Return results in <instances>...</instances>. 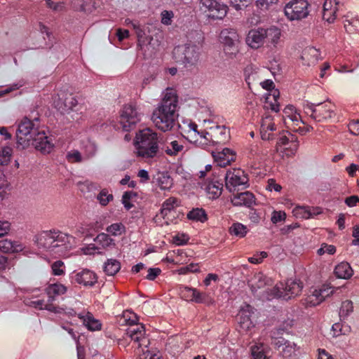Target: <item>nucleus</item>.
<instances>
[{
	"instance_id": "nucleus-1",
	"label": "nucleus",
	"mask_w": 359,
	"mask_h": 359,
	"mask_svg": "<svg viewBox=\"0 0 359 359\" xmlns=\"http://www.w3.org/2000/svg\"><path fill=\"white\" fill-rule=\"evenodd\" d=\"M133 144L137 157L149 159L163 155L160 150L158 135L149 128L136 133Z\"/></svg>"
},
{
	"instance_id": "nucleus-2",
	"label": "nucleus",
	"mask_w": 359,
	"mask_h": 359,
	"mask_svg": "<svg viewBox=\"0 0 359 359\" xmlns=\"http://www.w3.org/2000/svg\"><path fill=\"white\" fill-rule=\"evenodd\" d=\"M176 97L172 100L168 93L161 100L159 106L152 113L151 119L155 126L163 132L172 128L175 118Z\"/></svg>"
},
{
	"instance_id": "nucleus-3",
	"label": "nucleus",
	"mask_w": 359,
	"mask_h": 359,
	"mask_svg": "<svg viewBox=\"0 0 359 359\" xmlns=\"http://www.w3.org/2000/svg\"><path fill=\"white\" fill-rule=\"evenodd\" d=\"M173 55L177 62L182 65L184 68L193 69L196 68L201 56L200 47L193 43H187L175 47Z\"/></svg>"
},
{
	"instance_id": "nucleus-4",
	"label": "nucleus",
	"mask_w": 359,
	"mask_h": 359,
	"mask_svg": "<svg viewBox=\"0 0 359 359\" xmlns=\"http://www.w3.org/2000/svg\"><path fill=\"white\" fill-rule=\"evenodd\" d=\"M304 109L307 114H310V116L318 122L331 119L336 115L334 110L331 108L330 102L315 103L306 100L304 104Z\"/></svg>"
},
{
	"instance_id": "nucleus-5",
	"label": "nucleus",
	"mask_w": 359,
	"mask_h": 359,
	"mask_svg": "<svg viewBox=\"0 0 359 359\" xmlns=\"http://www.w3.org/2000/svg\"><path fill=\"white\" fill-rule=\"evenodd\" d=\"M219 39L225 55L231 59L236 57L239 53L241 43L237 30L233 28L223 29L220 32Z\"/></svg>"
},
{
	"instance_id": "nucleus-6",
	"label": "nucleus",
	"mask_w": 359,
	"mask_h": 359,
	"mask_svg": "<svg viewBox=\"0 0 359 359\" xmlns=\"http://www.w3.org/2000/svg\"><path fill=\"white\" fill-rule=\"evenodd\" d=\"M310 6L306 0H291L286 4L284 13L290 21L301 20L308 17Z\"/></svg>"
},
{
	"instance_id": "nucleus-7",
	"label": "nucleus",
	"mask_w": 359,
	"mask_h": 359,
	"mask_svg": "<svg viewBox=\"0 0 359 359\" xmlns=\"http://www.w3.org/2000/svg\"><path fill=\"white\" fill-rule=\"evenodd\" d=\"M224 180L226 188L230 192L234 193L239 186H244L245 188L249 187L248 175L241 168H234L233 171L227 170L224 175Z\"/></svg>"
},
{
	"instance_id": "nucleus-8",
	"label": "nucleus",
	"mask_w": 359,
	"mask_h": 359,
	"mask_svg": "<svg viewBox=\"0 0 359 359\" xmlns=\"http://www.w3.org/2000/svg\"><path fill=\"white\" fill-rule=\"evenodd\" d=\"M121 124L124 131H130L141 120L140 113L136 105L133 103L126 104L120 112Z\"/></svg>"
},
{
	"instance_id": "nucleus-9",
	"label": "nucleus",
	"mask_w": 359,
	"mask_h": 359,
	"mask_svg": "<svg viewBox=\"0 0 359 359\" xmlns=\"http://www.w3.org/2000/svg\"><path fill=\"white\" fill-rule=\"evenodd\" d=\"M200 4L209 12L208 18L212 20H223L227 15L229 6L222 0H200Z\"/></svg>"
},
{
	"instance_id": "nucleus-10",
	"label": "nucleus",
	"mask_w": 359,
	"mask_h": 359,
	"mask_svg": "<svg viewBox=\"0 0 359 359\" xmlns=\"http://www.w3.org/2000/svg\"><path fill=\"white\" fill-rule=\"evenodd\" d=\"M39 127L35 126V123L27 117H24L18 125L17 130V144L22 147V149L26 148L29 145V138L34 135Z\"/></svg>"
},
{
	"instance_id": "nucleus-11",
	"label": "nucleus",
	"mask_w": 359,
	"mask_h": 359,
	"mask_svg": "<svg viewBox=\"0 0 359 359\" xmlns=\"http://www.w3.org/2000/svg\"><path fill=\"white\" fill-rule=\"evenodd\" d=\"M30 142L32 145L42 154H50L55 147L43 129L38 128L31 138H29V144Z\"/></svg>"
},
{
	"instance_id": "nucleus-12",
	"label": "nucleus",
	"mask_w": 359,
	"mask_h": 359,
	"mask_svg": "<svg viewBox=\"0 0 359 359\" xmlns=\"http://www.w3.org/2000/svg\"><path fill=\"white\" fill-rule=\"evenodd\" d=\"M78 100L72 93H62L54 100V107L61 114H69L72 111H77Z\"/></svg>"
},
{
	"instance_id": "nucleus-13",
	"label": "nucleus",
	"mask_w": 359,
	"mask_h": 359,
	"mask_svg": "<svg viewBox=\"0 0 359 359\" xmlns=\"http://www.w3.org/2000/svg\"><path fill=\"white\" fill-rule=\"evenodd\" d=\"M53 236L54 232H53V230L43 231L39 234L34 236V241L39 248L53 251L55 248H59L60 245L57 243H55Z\"/></svg>"
},
{
	"instance_id": "nucleus-14",
	"label": "nucleus",
	"mask_w": 359,
	"mask_h": 359,
	"mask_svg": "<svg viewBox=\"0 0 359 359\" xmlns=\"http://www.w3.org/2000/svg\"><path fill=\"white\" fill-rule=\"evenodd\" d=\"M252 292L262 289L266 286H271L273 284L272 278L266 276L262 272L257 273L248 281Z\"/></svg>"
},
{
	"instance_id": "nucleus-15",
	"label": "nucleus",
	"mask_w": 359,
	"mask_h": 359,
	"mask_svg": "<svg viewBox=\"0 0 359 359\" xmlns=\"http://www.w3.org/2000/svg\"><path fill=\"white\" fill-rule=\"evenodd\" d=\"M253 308L249 305H245L242 308L238 313V323L240 327L243 331H248L254 327V324L251 320V314L254 313Z\"/></svg>"
},
{
	"instance_id": "nucleus-16",
	"label": "nucleus",
	"mask_w": 359,
	"mask_h": 359,
	"mask_svg": "<svg viewBox=\"0 0 359 359\" xmlns=\"http://www.w3.org/2000/svg\"><path fill=\"white\" fill-rule=\"evenodd\" d=\"M247 43L254 49L261 47L264 42V27H258L249 31L246 37Z\"/></svg>"
},
{
	"instance_id": "nucleus-17",
	"label": "nucleus",
	"mask_w": 359,
	"mask_h": 359,
	"mask_svg": "<svg viewBox=\"0 0 359 359\" xmlns=\"http://www.w3.org/2000/svg\"><path fill=\"white\" fill-rule=\"evenodd\" d=\"M255 195L252 192L246 191L233 194L231 201L233 206L245 205L250 208L252 205L255 204Z\"/></svg>"
},
{
	"instance_id": "nucleus-18",
	"label": "nucleus",
	"mask_w": 359,
	"mask_h": 359,
	"mask_svg": "<svg viewBox=\"0 0 359 359\" xmlns=\"http://www.w3.org/2000/svg\"><path fill=\"white\" fill-rule=\"evenodd\" d=\"M97 280L96 274L89 269H83L76 273L74 280L76 283L84 286H93Z\"/></svg>"
},
{
	"instance_id": "nucleus-19",
	"label": "nucleus",
	"mask_w": 359,
	"mask_h": 359,
	"mask_svg": "<svg viewBox=\"0 0 359 359\" xmlns=\"http://www.w3.org/2000/svg\"><path fill=\"white\" fill-rule=\"evenodd\" d=\"M223 189V179L215 180L211 179L205 187V191L209 195V198L216 199L219 198Z\"/></svg>"
},
{
	"instance_id": "nucleus-20",
	"label": "nucleus",
	"mask_w": 359,
	"mask_h": 359,
	"mask_svg": "<svg viewBox=\"0 0 359 359\" xmlns=\"http://www.w3.org/2000/svg\"><path fill=\"white\" fill-rule=\"evenodd\" d=\"M226 128L223 126H217L213 135H211V142L213 145L224 144L229 142L230 139L229 132H226Z\"/></svg>"
},
{
	"instance_id": "nucleus-21",
	"label": "nucleus",
	"mask_w": 359,
	"mask_h": 359,
	"mask_svg": "<svg viewBox=\"0 0 359 359\" xmlns=\"http://www.w3.org/2000/svg\"><path fill=\"white\" fill-rule=\"evenodd\" d=\"M281 36V30L276 26L264 28V41L276 47Z\"/></svg>"
},
{
	"instance_id": "nucleus-22",
	"label": "nucleus",
	"mask_w": 359,
	"mask_h": 359,
	"mask_svg": "<svg viewBox=\"0 0 359 359\" xmlns=\"http://www.w3.org/2000/svg\"><path fill=\"white\" fill-rule=\"evenodd\" d=\"M78 317L82 320L83 325L91 331L100 330L102 324L95 319L93 314L90 312L81 313L78 314Z\"/></svg>"
},
{
	"instance_id": "nucleus-23",
	"label": "nucleus",
	"mask_w": 359,
	"mask_h": 359,
	"mask_svg": "<svg viewBox=\"0 0 359 359\" xmlns=\"http://www.w3.org/2000/svg\"><path fill=\"white\" fill-rule=\"evenodd\" d=\"M55 300V296L49 295L48 300L46 302L43 299L41 300H36V301H27L25 302V304L33 306L34 308H38L39 309H47L48 311L59 312L57 311V307L55 306L52 302Z\"/></svg>"
},
{
	"instance_id": "nucleus-24",
	"label": "nucleus",
	"mask_w": 359,
	"mask_h": 359,
	"mask_svg": "<svg viewBox=\"0 0 359 359\" xmlns=\"http://www.w3.org/2000/svg\"><path fill=\"white\" fill-rule=\"evenodd\" d=\"M334 273L338 278L348 279L353 276V270L349 263L342 262L335 266Z\"/></svg>"
},
{
	"instance_id": "nucleus-25",
	"label": "nucleus",
	"mask_w": 359,
	"mask_h": 359,
	"mask_svg": "<svg viewBox=\"0 0 359 359\" xmlns=\"http://www.w3.org/2000/svg\"><path fill=\"white\" fill-rule=\"evenodd\" d=\"M22 250V245L18 241L8 239L0 241V250L4 253H15L21 252Z\"/></svg>"
},
{
	"instance_id": "nucleus-26",
	"label": "nucleus",
	"mask_w": 359,
	"mask_h": 359,
	"mask_svg": "<svg viewBox=\"0 0 359 359\" xmlns=\"http://www.w3.org/2000/svg\"><path fill=\"white\" fill-rule=\"evenodd\" d=\"M126 334L135 341H144L145 330L142 325H137L136 327H130L126 331Z\"/></svg>"
},
{
	"instance_id": "nucleus-27",
	"label": "nucleus",
	"mask_w": 359,
	"mask_h": 359,
	"mask_svg": "<svg viewBox=\"0 0 359 359\" xmlns=\"http://www.w3.org/2000/svg\"><path fill=\"white\" fill-rule=\"evenodd\" d=\"M154 179H156L157 184L162 190H168L173 184L172 179L168 172H158L156 177H154Z\"/></svg>"
},
{
	"instance_id": "nucleus-28",
	"label": "nucleus",
	"mask_w": 359,
	"mask_h": 359,
	"mask_svg": "<svg viewBox=\"0 0 359 359\" xmlns=\"http://www.w3.org/2000/svg\"><path fill=\"white\" fill-rule=\"evenodd\" d=\"M187 217L189 220L200 222L202 223L205 222L208 219L205 210L202 208H193L187 213Z\"/></svg>"
},
{
	"instance_id": "nucleus-29",
	"label": "nucleus",
	"mask_w": 359,
	"mask_h": 359,
	"mask_svg": "<svg viewBox=\"0 0 359 359\" xmlns=\"http://www.w3.org/2000/svg\"><path fill=\"white\" fill-rule=\"evenodd\" d=\"M318 50L314 47H309L302 51L301 59L304 65H310L311 63L314 64L318 60Z\"/></svg>"
},
{
	"instance_id": "nucleus-30",
	"label": "nucleus",
	"mask_w": 359,
	"mask_h": 359,
	"mask_svg": "<svg viewBox=\"0 0 359 359\" xmlns=\"http://www.w3.org/2000/svg\"><path fill=\"white\" fill-rule=\"evenodd\" d=\"M324 299L325 297L322 296V293H307L302 302L305 306H316Z\"/></svg>"
},
{
	"instance_id": "nucleus-31",
	"label": "nucleus",
	"mask_w": 359,
	"mask_h": 359,
	"mask_svg": "<svg viewBox=\"0 0 359 359\" xmlns=\"http://www.w3.org/2000/svg\"><path fill=\"white\" fill-rule=\"evenodd\" d=\"M121 269V263L115 259H109L104 263V271L107 275L113 276Z\"/></svg>"
},
{
	"instance_id": "nucleus-32",
	"label": "nucleus",
	"mask_w": 359,
	"mask_h": 359,
	"mask_svg": "<svg viewBox=\"0 0 359 359\" xmlns=\"http://www.w3.org/2000/svg\"><path fill=\"white\" fill-rule=\"evenodd\" d=\"M94 241L104 249L109 247H114L116 243L114 240L112 239L107 233H99Z\"/></svg>"
},
{
	"instance_id": "nucleus-33",
	"label": "nucleus",
	"mask_w": 359,
	"mask_h": 359,
	"mask_svg": "<svg viewBox=\"0 0 359 359\" xmlns=\"http://www.w3.org/2000/svg\"><path fill=\"white\" fill-rule=\"evenodd\" d=\"M248 228L245 225L240 223H233L229 229V232L231 235L236 236L239 238H244L248 233Z\"/></svg>"
},
{
	"instance_id": "nucleus-34",
	"label": "nucleus",
	"mask_w": 359,
	"mask_h": 359,
	"mask_svg": "<svg viewBox=\"0 0 359 359\" xmlns=\"http://www.w3.org/2000/svg\"><path fill=\"white\" fill-rule=\"evenodd\" d=\"M181 298L187 302H206V293H182Z\"/></svg>"
},
{
	"instance_id": "nucleus-35",
	"label": "nucleus",
	"mask_w": 359,
	"mask_h": 359,
	"mask_svg": "<svg viewBox=\"0 0 359 359\" xmlns=\"http://www.w3.org/2000/svg\"><path fill=\"white\" fill-rule=\"evenodd\" d=\"M106 231L114 236H118L125 233L126 228L123 223L118 222L108 226Z\"/></svg>"
},
{
	"instance_id": "nucleus-36",
	"label": "nucleus",
	"mask_w": 359,
	"mask_h": 359,
	"mask_svg": "<svg viewBox=\"0 0 359 359\" xmlns=\"http://www.w3.org/2000/svg\"><path fill=\"white\" fill-rule=\"evenodd\" d=\"M353 311V302L350 300L343 302L339 313L340 320H345Z\"/></svg>"
},
{
	"instance_id": "nucleus-37",
	"label": "nucleus",
	"mask_w": 359,
	"mask_h": 359,
	"mask_svg": "<svg viewBox=\"0 0 359 359\" xmlns=\"http://www.w3.org/2000/svg\"><path fill=\"white\" fill-rule=\"evenodd\" d=\"M212 156L214 158V161L217 163L215 166L219 167L220 169L226 168L232 162L235 161V157H231L230 158H225L224 156L217 155L216 152L215 151H212Z\"/></svg>"
},
{
	"instance_id": "nucleus-38",
	"label": "nucleus",
	"mask_w": 359,
	"mask_h": 359,
	"mask_svg": "<svg viewBox=\"0 0 359 359\" xmlns=\"http://www.w3.org/2000/svg\"><path fill=\"white\" fill-rule=\"evenodd\" d=\"M13 149L10 147H4L0 150V165H7L11 161Z\"/></svg>"
},
{
	"instance_id": "nucleus-39",
	"label": "nucleus",
	"mask_w": 359,
	"mask_h": 359,
	"mask_svg": "<svg viewBox=\"0 0 359 359\" xmlns=\"http://www.w3.org/2000/svg\"><path fill=\"white\" fill-rule=\"evenodd\" d=\"M96 198L102 206H106L110 201H113L114 196L109 194L107 189H102Z\"/></svg>"
},
{
	"instance_id": "nucleus-40",
	"label": "nucleus",
	"mask_w": 359,
	"mask_h": 359,
	"mask_svg": "<svg viewBox=\"0 0 359 359\" xmlns=\"http://www.w3.org/2000/svg\"><path fill=\"white\" fill-rule=\"evenodd\" d=\"M300 210H304V214L302 215L303 217L305 218H311L314 217L315 216H317L318 215H320L323 213V208L319 206L316 207H299Z\"/></svg>"
},
{
	"instance_id": "nucleus-41",
	"label": "nucleus",
	"mask_w": 359,
	"mask_h": 359,
	"mask_svg": "<svg viewBox=\"0 0 359 359\" xmlns=\"http://www.w3.org/2000/svg\"><path fill=\"white\" fill-rule=\"evenodd\" d=\"M344 28L346 32L349 34L359 32V20L354 18L346 19L344 20Z\"/></svg>"
},
{
	"instance_id": "nucleus-42",
	"label": "nucleus",
	"mask_w": 359,
	"mask_h": 359,
	"mask_svg": "<svg viewBox=\"0 0 359 359\" xmlns=\"http://www.w3.org/2000/svg\"><path fill=\"white\" fill-rule=\"evenodd\" d=\"M327 2L325 1L323 5V18L329 23H332L336 19V8L334 10H332L327 8Z\"/></svg>"
},
{
	"instance_id": "nucleus-43",
	"label": "nucleus",
	"mask_w": 359,
	"mask_h": 359,
	"mask_svg": "<svg viewBox=\"0 0 359 359\" xmlns=\"http://www.w3.org/2000/svg\"><path fill=\"white\" fill-rule=\"evenodd\" d=\"M39 27L41 33L46 35L48 40V42L46 43V46L50 48L53 46L54 43V36L53 33L50 32L49 28L42 22H39Z\"/></svg>"
},
{
	"instance_id": "nucleus-44",
	"label": "nucleus",
	"mask_w": 359,
	"mask_h": 359,
	"mask_svg": "<svg viewBox=\"0 0 359 359\" xmlns=\"http://www.w3.org/2000/svg\"><path fill=\"white\" fill-rule=\"evenodd\" d=\"M171 148L167 147L165 150L166 154L170 156H176L184 148L183 145L180 144L177 140L170 142Z\"/></svg>"
},
{
	"instance_id": "nucleus-45",
	"label": "nucleus",
	"mask_w": 359,
	"mask_h": 359,
	"mask_svg": "<svg viewBox=\"0 0 359 359\" xmlns=\"http://www.w3.org/2000/svg\"><path fill=\"white\" fill-rule=\"evenodd\" d=\"M298 290L300 292L303 289V283L299 280H288L286 283V288L284 292H292V290Z\"/></svg>"
},
{
	"instance_id": "nucleus-46",
	"label": "nucleus",
	"mask_w": 359,
	"mask_h": 359,
	"mask_svg": "<svg viewBox=\"0 0 359 359\" xmlns=\"http://www.w3.org/2000/svg\"><path fill=\"white\" fill-rule=\"evenodd\" d=\"M252 2V0H229L230 6L234 8L237 11L247 8Z\"/></svg>"
},
{
	"instance_id": "nucleus-47",
	"label": "nucleus",
	"mask_w": 359,
	"mask_h": 359,
	"mask_svg": "<svg viewBox=\"0 0 359 359\" xmlns=\"http://www.w3.org/2000/svg\"><path fill=\"white\" fill-rule=\"evenodd\" d=\"M122 318H123L124 321L130 325L136 324L138 320L137 315L129 310L123 311Z\"/></svg>"
},
{
	"instance_id": "nucleus-48",
	"label": "nucleus",
	"mask_w": 359,
	"mask_h": 359,
	"mask_svg": "<svg viewBox=\"0 0 359 359\" xmlns=\"http://www.w3.org/2000/svg\"><path fill=\"white\" fill-rule=\"evenodd\" d=\"M189 239L190 238L188 234L178 233L172 237V242L176 245H184L188 243Z\"/></svg>"
},
{
	"instance_id": "nucleus-49",
	"label": "nucleus",
	"mask_w": 359,
	"mask_h": 359,
	"mask_svg": "<svg viewBox=\"0 0 359 359\" xmlns=\"http://www.w3.org/2000/svg\"><path fill=\"white\" fill-rule=\"evenodd\" d=\"M53 232H54L55 243L59 244V247L64 245L67 241L68 235L55 229H53Z\"/></svg>"
},
{
	"instance_id": "nucleus-50",
	"label": "nucleus",
	"mask_w": 359,
	"mask_h": 359,
	"mask_svg": "<svg viewBox=\"0 0 359 359\" xmlns=\"http://www.w3.org/2000/svg\"><path fill=\"white\" fill-rule=\"evenodd\" d=\"M200 271L198 264L191 263L187 266H182L177 269L179 274H187Z\"/></svg>"
},
{
	"instance_id": "nucleus-51",
	"label": "nucleus",
	"mask_w": 359,
	"mask_h": 359,
	"mask_svg": "<svg viewBox=\"0 0 359 359\" xmlns=\"http://www.w3.org/2000/svg\"><path fill=\"white\" fill-rule=\"evenodd\" d=\"M251 354L253 359H268L261 346H252L251 347Z\"/></svg>"
},
{
	"instance_id": "nucleus-52",
	"label": "nucleus",
	"mask_w": 359,
	"mask_h": 359,
	"mask_svg": "<svg viewBox=\"0 0 359 359\" xmlns=\"http://www.w3.org/2000/svg\"><path fill=\"white\" fill-rule=\"evenodd\" d=\"M266 298L268 301L276 299L278 302L287 301L290 299L289 293H265Z\"/></svg>"
},
{
	"instance_id": "nucleus-53",
	"label": "nucleus",
	"mask_w": 359,
	"mask_h": 359,
	"mask_svg": "<svg viewBox=\"0 0 359 359\" xmlns=\"http://www.w3.org/2000/svg\"><path fill=\"white\" fill-rule=\"evenodd\" d=\"M66 158L69 163H81L82 161V156L78 150L68 152Z\"/></svg>"
},
{
	"instance_id": "nucleus-54",
	"label": "nucleus",
	"mask_w": 359,
	"mask_h": 359,
	"mask_svg": "<svg viewBox=\"0 0 359 359\" xmlns=\"http://www.w3.org/2000/svg\"><path fill=\"white\" fill-rule=\"evenodd\" d=\"M161 23L165 25H170L172 24V19L174 17V13L172 11H163L161 13Z\"/></svg>"
},
{
	"instance_id": "nucleus-55",
	"label": "nucleus",
	"mask_w": 359,
	"mask_h": 359,
	"mask_svg": "<svg viewBox=\"0 0 359 359\" xmlns=\"http://www.w3.org/2000/svg\"><path fill=\"white\" fill-rule=\"evenodd\" d=\"M64 266V262L61 260L55 261L51 265L53 274L55 276H61L65 273L62 267Z\"/></svg>"
},
{
	"instance_id": "nucleus-56",
	"label": "nucleus",
	"mask_w": 359,
	"mask_h": 359,
	"mask_svg": "<svg viewBox=\"0 0 359 359\" xmlns=\"http://www.w3.org/2000/svg\"><path fill=\"white\" fill-rule=\"evenodd\" d=\"M67 287L60 283H50L45 289L44 292H66Z\"/></svg>"
},
{
	"instance_id": "nucleus-57",
	"label": "nucleus",
	"mask_w": 359,
	"mask_h": 359,
	"mask_svg": "<svg viewBox=\"0 0 359 359\" xmlns=\"http://www.w3.org/2000/svg\"><path fill=\"white\" fill-rule=\"evenodd\" d=\"M286 219V213L284 211L274 210L272 212L271 222L273 224H277L280 222L285 221Z\"/></svg>"
},
{
	"instance_id": "nucleus-58",
	"label": "nucleus",
	"mask_w": 359,
	"mask_h": 359,
	"mask_svg": "<svg viewBox=\"0 0 359 359\" xmlns=\"http://www.w3.org/2000/svg\"><path fill=\"white\" fill-rule=\"evenodd\" d=\"M178 200L175 197H170L167 198L162 204V206L164 207L166 210H168L170 212L174 210L175 206L177 205Z\"/></svg>"
},
{
	"instance_id": "nucleus-59",
	"label": "nucleus",
	"mask_w": 359,
	"mask_h": 359,
	"mask_svg": "<svg viewBox=\"0 0 359 359\" xmlns=\"http://www.w3.org/2000/svg\"><path fill=\"white\" fill-rule=\"evenodd\" d=\"M249 219L255 224H258L261 219V212L255 208H251L249 212Z\"/></svg>"
},
{
	"instance_id": "nucleus-60",
	"label": "nucleus",
	"mask_w": 359,
	"mask_h": 359,
	"mask_svg": "<svg viewBox=\"0 0 359 359\" xmlns=\"http://www.w3.org/2000/svg\"><path fill=\"white\" fill-rule=\"evenodd\" d=\"M283 345H284V346L283 348L282 351L287 356L291 355L292 353H294L295 351L296 344L294 343H291V342L287 341L284 343Z\"/></svg>"
},
{
	"instance_id": "nucleus-61",
	"label": "nucleus",
	"mask_w": 359,
	"mask_h": 359,
	"mask_svg": "<svg viewBox=\"0 0 359 359\" xmlns=\"http://www.w3.org/2000/svg\"><path fill=\"white\" fill-rule=\"evenodd\" d=\"M161 270L159 268H149L146 278L149 280H154L161 274Z\"/></svg>"
},
{
	"instance_id": "nucleus-62",
	"label": "nucleus",
	"mask_w": 359,
	"mask_h": 359,
	"mask_svg": "<svg viewBox=\"0 0 359 359\" xmlns=\"http://www.w3.org/2000/svg\"><path fill=\"white\" fill-rule=\"evenodd\" d=\"M344 203L350 208L355 207L359 203V196L357 195L348 196L345 198Z\"/></svg>"
},
{
	"instance_id": "nucleus-63",
	"label": "nucleus",
	"mask_w": 359,
	"mask_h": 359,
	"mask_svg": "<svg viewBox=\"0 0 359 359\" xmlns=\"http://www.w3.org/2000/svg\"><path fill=\"white\" fill-rule=\"evenodd\" d=\"M11 229V223L8 221H0V238L6 236Z\"/></svg>"
},
{
	"instance_id": "nucleus-64",
	"label": "nucleus",
	"mask_w": 359,
	"mask_h": 359,
	"mask_svg": "<svg viewBox=\"0 0 359 359\" xmlns=\"http://www.w3.org/2000/svg\"><path fill=\"white\" fill-rule=\"evenodd\" d=\"M267 183V189L269 191L273 189L276 192H280L282 189V187L279 184H277L276 180L273 178L269 179Z\"/></svg>"
}]
</instances>
